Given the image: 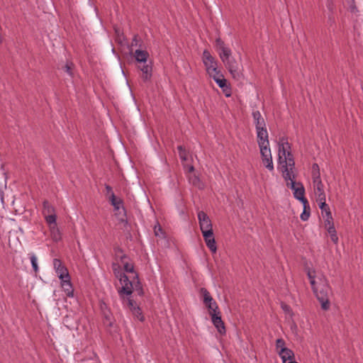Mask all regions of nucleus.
Listing matches in <instances>:
<instances>
[{
    "mask_svg": "<svg viewBox=\"0 0 363 363\" xmlns=\"http://www.w3.org/2000/svg\"><path fill=\"white\" fill-rule=\"evenodd\" d=\"M311 176H312L313 183L321 180L320 171L319 172H317V171L316 172H311Z\"/></svg>",
    "mask_w": 363,
    "mask_h": 363,
    "instance_id": "58836bf2",
    "label": "nucleus"
},
{
    "mask_svg": "<svg viewBox=\"0 0 363 363\" xmlns=\"http://www.w3.org/2000/svg\"><path fill=\"white\" fill-rule=\"evenodd\" d=\"M216 82L223 89V91L225 92L226 96H229L230 95V93H228L230 92V90L227 84V80L224 78V77L220 79H216Z\"/></svg>",
    "mask_w": 363,
    "mask_h": 363,
    "instance_id": "5701e85b",
    "label": "nucleus"
},
{
    "mask_svg": "<svg viewBox=\"0 0 363 363\" xmlns=\"http://www.w3.org/2000/svg\"><path fill=\"white\" fill-rule=\"evenodd\" d=\"M281 308L286 312L290 311V306L284 303H281Z\"/></svg>",
    "mask_w": 363,
    "mask_h": 363,
    "instance_id": "a18cd8bd",
    "label": "nucleus"
},
{
    "mask_svg": "<svg viewBox=\"0 0 363 363\" xmlns=\"http://www.w3.org/2000/svg\"><path fill=\"white\" fill-rule=\"evenodd\" d=\"M257 130V143L259 145V149L263 147H269V143L268 140V133L267 128H260Z\"/></svg>",
    "mask_w": 363,
    "mask_h": 363,
    "instance_id": "ddd939ff",
    "label": "nucleus"
},
{
    "mask_svg": "<svg viewBox=\"0 0 363 363\" xmlns=\"http://www.w3.org/2000/svg\"><path fill=\"white\" fill-rule=\"evenodd\" d=\"M45 218V220L46 222L50 224V225H56V219H57V216L55 213H53V214H48V215H46V216H44Z\"/></svg>",
    "mask_w": 363,
    "mask_h": 363,
    "instance_id": "473e14b6",
    "label": "nucleus"
},
{
    "mask_svg": "<svg viewBox=\"0 0 363 363\" xmlns=\"http://www.w3.org/2000/svg\"><path fill=\"white\" fill-rule=\"evenodd\" d=\"M319 172L320 171V168H319V166L317 163H314L312 165V172Z\"/></svg>",
    "mask_w": 363,
    "mask_h": 363,
    "instance_id": "49530a36",
    "label": "nucleus"
},
{
    "mask_svg": "<svg viewBox=\"0 0 363 363\" xmlns=\"http://www.w3.org/2000/svg\"><path fill=\"white\" fill-rule=\"evenodd\" d=\"M252 117L254 118L256 130L266 128L265 121L259 111H253Z\"/></svg>",
    "mask_w": 363,
    "mask_h": 363,
    "instance_id": "f3484780",
    "label": "nucleus"
},
{
    "mask_svg": "<svg viewBox=\"0 0 363 363\" xmlns=\"http://www.w3.org/2000/svg\"><path fill=\"white\" fill-rule=\"evenodd\" d=\"M115 252L117 256L119 257L121 262L123 264V269L125 272L134 273L135 274V272L134 271V265L133 263H129L127 259H128V257L123 253V250L120 247L114 248Z\"/></svg>",
    "mask_w": 363,
    "mask_h": 363,
    "instance_id": "0eeeda50",
    "label": "nucleus"
},
{
    "mask_svg": "<svg viewBox=\"0 0 363 363\" xmlns=\"http://www.w3.org/2000/svg\"><path fill=\"white\" fill-rule=\"evenodd\" d=\"M279 354L281 357L283 363H288L289 362H293L294 359V352L287 348L281 349L279 351Z\"/></svg>",
    "mask_w": 363,
    "mask_h": 363,
    "instance_id": "a211bd4d",
    "label": "nucleus"
},
{
    "mask_svg": "<svg viewBox=\"0 0 363 363\" xmlns=\"http://www.w3.org/2000/svg\"><path fill=\"white\" fill-rule=\"evenodd\" d=\"M279 145V161H281L282 157H284L287 155V151H291V145L288 142L287 138H281L278 143Z\"/></svg>",
    "mask_w": 363,
    "mask_h": 363,
    "instance_id": "4468645a",
    "label": "nucleus"
},
{
    "mask_svg": "<svg viewBox=\"0 0 363 363\" xmlns=\"http://www.w3.org/2000/svg\"><path fill=\"white\" fill-rule=\"evenodd\" d=\"M101 306H103V308H104V311H109V310L107 308V306H106V304L105 303H101Z\"/></svg>",
    "mask_w": 363,
    "mask_h": 363,
    "instance_id": "de8ad7c7",
    "label": "nucleus"
},
{
    "mask_svg": "<svg viewBox=\"0 0 363 363\" xmlns=\"http://www.w3.org/2000/svg\"><path fill=\"white\" fill-rule=\"evenodd\" d=\"M281 164V171L283 174V177L286 181L291 179L293 174V169L295 167V162L294 156L291 151H287V155L284 157H282L281 161H279Z\"/></svg>",
    "mask_w": 363,
    "mask_h": 363,
    "instance_id": "7ed1b4c3",
    "label": "nucleus"
},
{
    "mask_svg": "<svg viewBox=\"0 0 363 363\" xmlns=\"http://www.w3.org/2000/svg\"><path fill=\"white\" fill-rule=\"evenodd\" d=\"M177 150L179 151V155L180 159L182 161L187 160V152H186V149L182 145H179L177 147Z\"/></svg>",
    "mask_w": 363,
    "mask_h": 363,
    "instance_id": "7c9ffc66",
    "label": "nucleus"
},
{
    "mask_svg": "<svg viewBox=\"0 0 363 363\" xmlns=\"http://www.w3.org/2000/svg\"><path fill=\"white\" fill-rule=\"evenodd\" d=\"M139 43H140V39H139V37L138 35H135L133 36V38L132 40V42H131V46L133 47V46H140V45H139Z\"/></svg>",
    "mask_w": 363,
    "mask_h": 363,
    "instance_id": "ea45409f",
    "label": "nucleus"
},
{
    "mask_svg": "<svg viewBox=\"0 0 363 363\" xmlns=\"http://www.w3.org/2000/svg\"><path fill=\"white\" fill-rule=\"evenodd\" d=\"M307 275L308 279H310L311 287H313L318 282L315 280V275L313 274V273L310 270L308 271Z\"/></svg>",
    "mask_w": 363,
    "mask_h": 363,
    "instance_id": "4c0bfd02",
    "label": "nucleus"
},
{
    "mask_svg": "<svg viewBox=\"0 0 363 363\" xmlns=\"http://www.w3.org/2000/svg\"><path fill=\"white\" fill-rule=\"evenodd\" d=\"M314 191L317 195V199L320 198V199L325 197V194L324 191V185L322 181H318L313 182Z\"/></svg>",
    "mask_w": 363,
    "mask_h": 363,
    "instance_id": "412c9836",
    "label": "nucleus"
},
{
    "mask_svg": "<svg viewBox=\"0 0 363 363\" xmlns=\"http://www.w3.org/2000/svg\"><path fill=\"white\" fill-rule=\"evenodd\" d=\"M60 280L62 288L63 289L66 295L69 297H72L74 296V289L70 281V277L69 276L67 278H65Z\"/></svg>",
    "mask_w": 363,
    "mask_h": 363,
    "instance_id": "dca6fc26",
    "label": "nucleus"
},
{
    "mask_svg": "<svg viewBox=\"0 0 363 363\" xmlns=\"http://www.w3.org/2000/svg\"><path fill=\"white\" fill-rule=\"evenodd\" d=\"M211 320L214 326L218 330V332L221 334L224 335L226 333L225 327L224 322L222 320L220 312H218L217 313L211 314Z\"/></svg>",
    "mask_w": 363,
    "mask_h": 363,
    "instance_id": "f8f14e48",
    "label": "nucleus"
},
{
    "mask_svg": "<svg viewBox=\"0 0 363 363\" xmlns=\"http://www.w3.org/2000/svg\"><path fill=\"white\" fill-rule=\"evenodd\" d=\"M160 231H162V228H161V227H160V226H159V228H158V230H157V232H160Z\"/></svg>",
    "mask_w": 363,
    "mask_h": 363,
    "instance_id": "864d4df0",
    "label": "nucleus"
},
{
    "mask_svg": "<svg viewBox=\"0 0 363 363\" xmlns=\"http://www.w3.org/2000/svg\"><path fill=\"white\" fill-rule=\"evenodd\" d=\"M105 189L106 190V196H110L111 194H114L112 187L108 184H105Z\"/></svg>",
    "mask_w": 363,
    "mask_h": 363,
    "instance_id": "79ce46f5",
    "label": "nucleus"
},
{
    "mask_svg": "<svg viewBox=\"0 0 363 363\" xmlns=\"http://www.w3.org/2000/svg\"><path fill=\"white\" fill-rule=\"evenodd\" d=\"M325 217H326L325 220V228H328V226L334 225L333 218L331 212H328V215L325 216Z\"/></svg>",
    "mask_w": 363,
    "mask_h": 363,
    "instance_id": "72a5a7b5",
    "label": "nucleus"
},
{
    "mask_svg": "<svg viewBox=\"0 0 363 363\" xmlns=\"http://www.w3.org/2000/svg\"><path fill=\"white\" fill-rule=\"evenodd\" d=\"M74 68V65L71 61H67L66 63L61 67V69H62L65 72H66L69 76L73 77V69Z\"/></svg>",
    "mask_w": 363,
    "mask_h": 363,
    "instance_id": "393cba45",
    "label": "nucleus"
},
{
    "mask_svg": "<svg viewBox=\"0 0 363 363\" xmlns=\"http://www.w3.org/2000/svg\"><path fill=\"white\" fill-rule=\"evenodd\" d=\"M216 48L218 51L220 60L224 63L233 78L236 80L241 79L243 77V67L241 57H232L230 49L225 46L224 41L220 38L216 40Z\"/></svg>",
    "mask_w": 363,
    "mask_h": 363,
    "instance_id": "f257e3e1",
    "label": "nucleus"
},
{
    "mask_svg": "<svg viewBox=\"0 0 363 363\" xmlns=\"http://www.w3.org/2000/svg\"><path fill=\"white\" fill-rule=\"evenodd\" d=\"M128 304L130 311L133 310V308H136L138 306H136L135 302L131 298H128Z\"/></svg>",
    "mask_w": 363,
    "mask_h": 363,
    "instance_id": "a19ab883",
    "label": "nucleus"
},
{
    "mask_svg": "<svg viewBox=\"0 0 363 363\" xmlns=\"http://www.w3.org/2000/svg\"><path fill=\"white\" fill-rule=\"evenodd\" d=\"M160 231H162V228H161V227H160V226H159V228H158V230H157V232H160Z\"/></svg>",
    "mask_w": 363,
    "mask_h": 363,
    "instance_id": "603ef678",
    "label": "nucleus"
},
{
    "mask_svg": "<svg viewBox=\"0 0 363 363\" xmlns=\"http://www.w3.org/2000/svg\"><path fill=\"white\" fill-rule=\"evenodd\" d=\"M150 64L146 62L138 65V69L142 72L141 77L145 82L150 81L152 77V67Z\"/></svg>",
    "mask_w": 363,
    "mask_h": 363,
    "instance_id": "2eb2a0df",
    "label": "nucleus"
},
{
    "mask_svg": "<svg viewBox=\"0 0 363 363\" xmlns=\"http://www.w3.org/2000/svg\"><path fill=\"white\" fill-rule=\"evenodd\" d=\"M149 53L147 51L136 50L135 52V60L140 64H145L147 61Z\"/></svg>",
    "mask_w": 363,
    "mask_h": 363,
    "instance_id": "aec40b11",
    "label": "nucleus"
},
{
    "mask_svg": "<svg viewBox=\"0 0 363 363\" xmlns=\"http://www.w3.org/2000/svg\"><path fill=\"white\" fill-rule=\"evenodd\" d=\"M303 205V211L301 214V219L303 221H306L308 219L310 216V206L308 203V201H307V203H302Z\"/></svg>",
    "mask_w": 363,
    "mask_h": 363,
    "instance_id": "c85d7f7f",
    "label": "nucleus"
},
{
    "mask_svg": "<svg viewBox=\"0 0 363 363\" xmlns=\"http://www.w3.org/2000/svg\"><path fill=\"white\" fill-rule=\"evenodd\" d=\"M53 265L60 279H63L69 277V274L68 270L60 259H54Z\"/></svg>",
    "mask_w": 363,
    "mask_h": 363,
    "instance_id": "9b49d317",
    "label": "nucleus"
},
{
    "mask_svg": "<svg viewBox=\"0 0 363 363\" xmlns=\"http://www.w3.org/2000/svg\"><path fill=\"white\" fill-rule=\"evenodd\" d=\"M202 235L204 239V241L206 244V246L209 248V250L212 252H216L217 250V246L214 238L213 231L212 230H205L202 232Z\"/></svg>",
    "mask_w": 363,
    "mask_h": 363,
    "instance_id": "9d476101",
    "label": "nucleus"
},
{
    "mask_svg": "<svg viewBox=\"0 0 363 363\" xmlns=\"http://www.w3.org/2000/svg\"><path fill=\"white\" fill-rule=\"evenodd\" d=\"M31 264L34 272L36 273L38 271V266L37 264V258L35 255H31L30 257Z\"/></svg>",
    "mask_w": 363,
    "mask_h": 363,
    "instance_id": "f704fd0d",
    "label": "nucleus"
},
{
    "mask_svg": "<svg viewBox=\"0 0 363 363\" xmlns=\"http://www.w3.org/2000/svg\"><path fill=\"white\" fill-rule=\"evenodd\" d=\"M260 153L262 155V162L265 167L269 171H272L274 169V164L269 147H263L261 148Z\"/></svg>",
    "mask_w": 363,
    "mask_h": 363,
    "instance_id": "6e6552de",
    "label": "nucleus"
},
{
    "mask_svg": "<svg viewBox=\"0 0 363 363\" xmlns=\"http://www.w3.org/2000/svg\"><path fill=\"white\" fill-rule=\"evenodd\" d=\"M103 314V324L108 328H111L113 325V316L110 311H104L103 306H101Z\"/></svg>",
    "mask_w": 363,
    "mask_h": 363,
    "instance_id": "6ab92c4d",
    "label": "nucleus"
},
{
    "mask_svg": "<svg viewBox=\"0 0 363 363\" xmlns=\"http://www.w3.org/2000/svg\"><path fill=\"white\" fill-rule=\"evenodd\" d=\"M210 74L211 77H212L213 78V79L216 81V79H220V78H223V75L220 73V71L218 70V69L216 68V72H211L210 73H208Z\"/></svg>",
    "mask_w": 363,
    "mask_h": 363,
    "instance_id": "e433bc0d",
    "label": "nucleus"
},
{
    "mask_svg": "<svg viewBox=\"0 0 363 363\" xmlns=\"http://www.w3.org/2000/svg\"><path fill=\"white\" fill-rule=\"evenodd\" d=\"M327 230H328V232L329 234H333V233H336V230H335L334 225L328 226Z\"/></svg>",
    "mask_w": 363,
    "mask_h": 363,
    "instance_id": "c03bdc74",
    "label": "nucleus"
},
{
    "mask_svg": "<svg viewBox=\"0 0 363 363\" xmlns=\"http://www.w3.org/2000/svg\"><path fill=\"white\" fill-rule=\"evenodd\" d=\"M312 289L320 303L322 309L328 311L330 306V296L332 295V289L328 280L325 277L319 279Z\"/></svg>",
    "mask_w": 363,
    "mask_h": 363,
    "instance_id": "f03ea898",
    "label": "nucleus"
},
{
    "mask_svg": "<svg viewBox=\"0 0 363 363\" xmlns=\"http://www.w3.org/2000/svg\"><path fill=\"white\" fill-rule=\"evenodd\" d=\"M330 22L332 23H334L335 22V20L333 18H330Z\"/></svg>",
    "mask_w": 363,
    "mask_h": 363,
    "instance_id": "3c124183",
    "label": "nucleus"
},
{
    "mask_svg": "<svg viewBox=\"0 0 363 363\" xmlns=\"http://www.w3.org/2000/svg\"><path fill=\"white\" fill-rule=\"evenodd\" d=\"M317 201L319 203V208L323 212H325V216L328 215V212H330V208L328 205L325 203V197L320 199V198L317 199Z\"/></svg>",
    "mask_w": 363,
    "mask_h": 363,
    "instance_id": "c756f323",
    "label": "nucleus"
},
{
    "mask_svg": "<svg viewBox=\"0 0 363 363\" xmlns=\"http://www.w3.org/2000/svg\"><path fill=\"white\" fill-rule=\"evenodd\" d=\"M43 206V213L44 216L55 213L54 207L49 203L48 201H46V200L44 201Z\"/></svg>",
    "mask_w": 363,
    "mask_h": 363,
    "instance_id": "bb28decb",
    "label": "nucleus"
},
{
    "mask_svg": "<svg viewBox=\"0 0 363 363\" xmlns=\"http://www.w3.org/2000/svg\"><path fill=\"white\" fill-rule=\"evenodd\" d=\"M203 62L208 73L216 71L217 61L207 50H204L203 52Z\"/></svg>",
    "mask_w": 363,
    "mask_h": 363,
    "instance_id": "423d86ee",
    "label": "nucleus"
},
{
    "mask_svg": "<svg viewBox=\"0 0 363 363\" xmlns=\"http://www.w3.org/2000/svg\"><path fill=\"white\" fill-rule=\"evenodd\" d=\"M200 294L203 298V302L204 304H207L208 302H210L213 300L211 294L206 288H201Z\"/></svg>",
    "mask_w": 363,
    "mask_h": 363,
    "instance_id": "cd10ccee",
    "label": "nucleus"
},
{
    "mask_svg": "<svg viewBox=\"0 0 363 363\" xmlns=\"http://www.w3.org/2000/svg\"><path fill=\"white\" fill-rule=\"evenodd\" d=\"M116 276L119 279L120 282L123 284L121 289L118 291L119 294H124L126 295H130L133 293V280L131 281L129 280L128 276L122 272H114Z\"/></svg>",
    "mask_w": 363,
    "mask_h": 363,
    "instance_id": "39448f33",
    "label": "nucleus"
},
{
    "mask_svg": "<svg viewBox=\"0 0 363 363\" xmlns=\"http://www.w3.org/2000/svg\"><path fill=\"white\" fill-rule=\"evenodd\" d=\"M155 235H156V236H158V235H159L158 232H157V230H156V228H155Z\"/></svg>",
    "mask_w": 363,
    "mask_h": 363,
    "instance_id": "8fccbe9b",
    "label": "nucleus"
},
{
    "mask_svg": "<svg viewBox=\"0 0 363 363\" xmlns=\"http://www.w3.org/2000/svg\"><path fill=\"white\" fill-rule=\"evenodd\" d=\"M330 238H331V240L335 243H337L338 242V237L337 235V233H333V234H330Z\"/></svg>",
    "mask_w": 363,
    "mask_h": 363,
    "instance_id": "37998d69",
    "label": "nucleus"
},
{
    "mask_svg": "<svg viewBox=\"0 0 363 363\" xmlns=\"http://www.w3.org/2000/svg\"><path fill=\"white\" fill-rule=\"evenodd\" d=\"M194 166L191 165V166L189 167V172H194Z\"/></svg>",
    "mask_w": 363,
    "mask_h": 363,
    "instance_id": "09e8293b",
    "label": "nucleus"
},
{
    "mask_svg": "<svg viewBox=\"0 0 363 363\" xmlns=\"http://www.w3.org/2000/svg\"><path fill=\"white\" fill-rule=\"evenodd\" d=\"M294 179L295 175L293 174L292 177H291V179H288L291 182L287 183V186H290L291 189L294 190V196L296 199L299 200L302 203H307L308 200L304 196L305 189L303 185L301 182H296Z\"/></svg>",
    "mask_w": 363,
    "mask_h": 363,
    "instance_id": "20e7f679",
    "label": "nucleus"
},
{
    "mask_svg": "<svg viewBox=\"0 0 363 363\" xmlns=\"http://www.w3.org/2000/svg\"><path fill=\"white\" fill-rule=\"evenodd\" d=\"M133 312V314L135 317H136L139 320L143 321L144 320V316L142 313L141 309L139 306H137L136 308H133V310L131 311Z\"/></svg>",
    "mask_w": 363,
    "mask_h": 363,
    "instance_id": "2f4dec72",
    "label": "nucleus"
},
{
    "mask_svg": "<svg viewBox=\"0 0 363 363\" xmlns=\"http://www.w3.org/2000/svg\"><path fill=\"white\" fill-rule=\"evenodd\" d=\"M276 347L277 349H287L285 347V341L282 338H279L276 340Z\"/></svg>",
    "mask_w": 363,
    "mask_h": 363,
    "instance_id": "c9c22d12",
    "label": "nucleus"
},
{
    "mask_svg": "<svg viewBox=\"0 0 363 363\" xmlns=\"http://www.w3.org/2000/svg\"><path fill=\"white\" fill-rule=\"evenodd\" d=\"M198 219L201 233L205 230H212V223L208 216L203 211L198 213Z\"/></svg>",
    "mask_w": 363,
    "mask_h": 363,
    "instance_id": "1a4fd4ad",
    "label": "nucleus"
},
{
    "mask_svg": "<svg viewBox=\"0 0 363 363\" xmlns=\"http://www.w3.org/2000/svg\"><path fill=\"white\" fill-rule=\"evenodd\" d=\"M133 289L138 295L142 296L144 295V291L143 289V286L139 280L138 274L135 273V274L133 277Z\"/></svg>",
    "mask_w": 363,
    "mask_h": 363,
    "instance_id": "4be33fe9",
    "label": "nucleus"
},
{
    "mask_svg": "<svg viewBox=\"0 0 363 363\" xmlns=\"http://www.w3.org/2000/svg\"><path fill=\"white\" fill-rule=\"evenodd\" d=\"M352 1H354V0H352Z\"/></svg>",
    "mask_w": 363,
    "mask_h": 363,
    "instance_id": "5fc2aeb1",
    "label": "nucleus"
},
{
    "mask_svg": "<svg viewBox=\"0 0 363 363\" xmlns=\"http://www.w3.org/2000/svg\"><path fill=\"white\" fill-rule=\"evenodd\" d=\"M205 306L208 308L210 315H211V314L220 312L218 306L214 300L208 302V303L205 304Z\"/></svg>",
    "mask_w": 363,
    "mask_h": 363,
    "instance_id": "a878e982",
    "label": "nucleus"
},
{
    "mask_svg": "<svg viewBox=\"0 0 363 363\" xmlns=\"http://www.w3.org/2000/svg\"><path fill=\"white\" fill-rule=\"evenodd\" d=\"M108 199L111 205L114 207L115 211H118L122 207L123 201L121 199H117L115 194H111Z\"/></svg>",
    "mask_w": 363,
    "mask_h": 363,
    "instance_id": "b1692460",
    "label": "nucleus"
}]
</instances>
